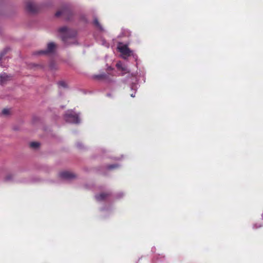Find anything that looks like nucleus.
<instances>
[{"mask_svg": "<svg viewBox=\"0 0 263 263\" xmlns=\"http://www.w3.org/2000/svg\"><path fill=\"white\" fill-rule=\"evenodd\" d=\"M59 32L64 33L62 36L63 41L67 44H71L74 43V37L76 35V32L74 31H70L66 26L61 27L59 29Z\"/></svg>", "mask_w": 263, "mask_h": 263, "instance_id": "obj_1", "label": "nucleus"}, {"mask_svg": "<svg viewBox=\"0 0 263 263\" xmlns=\"http://www.w3.org/2000/svg\"><path fill=\"white\" fill-rule=\"evenodd\" d=\"M72 15V12L70 6L68 4L63 5L59 10L55 13L56 17L63 16L65 19L69 20Z\"/></svg>", "mask_w": 263, "mask_h": 263, "instance_id": "obj_2", "label": "nucleus"}, {"mask_svg": "<svg viewBox=\"0 0 263 263\" xmlns=\"http://www.w3.org/2000/svg\"><path fill=\"white\" fill-rule=\"evenodd\" d=\"M64 119L67 122L72 123H79L80 119L79 115L72 111L67 112L64 116Z\"/></svg>", "mask_w": 263, "mask_h": 263, "instance_id": "obj_3", "label": "nucleus"}, {"mask_svg": "<svg viewBox=\"0 0 263 263\" xmlns=\"http://www.w3.org/2000/svg\"><path fill=\"white\" fill-rule=\"evenodd\" d=\"M57 45L53 42L49 43L47 44V49L46 50H42L37 51V54H48L53 53L56 49Z\"/></svg>", "mask_w": 263, "mask_h": 263, "instance_id": "obj_4", "label": "nucleus"}, {"mask_svg": "<svg viewBox=\"0 0 263 263\" xmlns=\"http://www.w3.org/2000/svg\"><path fill=\"white\" fill-rule=\"evenodd\" d=\"M26 10L30 13L37 12L39 10V7L31 1L26 2Z\"/></svg>", "mask_w": 263, "mask_h": 263, "instance_id": "obj_5", "label": "nucleus"}, {"mask_svg": "<svg viewBox=\"0 0 263 263\" xmlns=\"http://www.w3.org/2000/svg\"><path fill=\"white\" fill-rule=\"evenodd\" d=\"M118 49H119V51L124 56L123 57L124 58H126L125 57H129L132 54V51L130 50V49L126 45L119 47Z\"/></svg>", "mask_w": 263, "mask_h": 263, "instance_id": "obj_6", "label": "nucleus"}, {"mask_svg": "<svg viewBox=\"0 0 263 263\" xmlns=\"http://www.w3.org/2000/svg\"><path fill=\"white\" fill-rule=\"evenodd\" d=\"M59 176L60 178L64 179L70 180L74 178L76 176L72 172L68 171H63L59 173Z\"/></svg>", "mask_w": 263, "mask_h": 263, "instance_id": "obj_7", "label": "nucleus"}, {"mask_svg": "<svg viewBox=\"0 0 263 263\" xmlns=\"http://www.w3.org/2000/svg\"><path fill=\"white\" fill-rule=\"evenodd\" d=\"M110 193H101L99 194L96 195V199L98 201H103L105 200L108 197L110 196Z\"/></svg>", "mask_w": 263, "mask_h": 263, "instance_id": "obj_8", "label": "nucleus"}, {"mask_svg": "<svg viewBox=\"0 0 263 263\" xmlns=\"http://www.w3.org/2000/svg\"><path fill=\"white\" fill-rule=\"evenodd\" d=\"M40 145V143L37 142H32L30 143V147L34 149L38 148Z\"/></svg>", "mask_w": 263, "mask_h": 263, "instance_id": "obj_9", "label": "nucleus"}, {"mask_svg": "<svg viewBox=\"0 0 263 263\" xmlns=\"http://www.w3.org/2000/svg\"><path fill=\"white\" fill-rule=\"evenodd\" d=\"M93 24L95 26H96L100 30H103V28L99 23L98 20L97 18H95L93 21Z\"/></svg>", "mask_w": 263, "mask_h": 263, "instance_id": "obj_10", "label": "nucleus"}, {"mask_svg": "<svg viewBox=\"0 0 263 263\" xmlns=\"http://www.w3.org/2000/svg\"><path fill=\"white\" fill-rule=\"evenodd\" d=\"M7 75L6 73H3L1 75V81L3 83L4 81L7 80Z\"/></svg>", "mask_w": 263, "mask_h": 263, "instance_id": "obj_11", "label": "nucleus"}, {"mask_svg": "<svg viewBox=\"0 0 263 263\" xmlns=\"http://www.w3.org/2000/svg\"><path fill=\"white\" fill-rule=\"evenodd\" d=\"M58 84L59 86L63 87L64 88L67 87V84H66V82L63 81H59L58 83Z\"/></svg>", "mask_w": 263, "mask_h": 263, "instance_id": "obj_12", "label": "nucleus"}, {"mask_svg": "<svg viewBox=\"0 0 263 263\" xmlns=\"http://www.w3.org/2000/svg\"><path fill=\"white\" fill-rule=\"evenodd\" d=\"M10 113V110L9 109H7V108H4L3 110H2V114L4 115H9Z\"/></svg>", "mask_w": 263, "mask_h": 263, "instance_id": "obj_13", "label": "nucleus"}, {"mask_svg": "<svg viewBox=\"0 0 263 263\" xmlns=\"http://www.w3.org/2000/svg\"><path fill=\"white\" fill-rule=\"evenodd\" d=\"M12 178H13V176L11 174H9V175H8L6 176L5 179L6 180H9L11 179Z\"/></svg>", "mask_w": 263, "mask_h": 263, "instance_id": "obj_14", "label": "nucleus"}, {"mask_svg": "<svg viewBox=\"0 0 263 263\" xmlns=\"http://www.w3.org/2000/svg\"><path fill=\"white\" fill-rule=\"evenodd\" d=\"M117 167V165H110L108 166V168L110 170V169H112V168H116Z\"/></svg>", "mask_w": 263, "mask_h": 263, "instance_id": "obj_15", "label": "nucleus"}, {"mask_svg": "<svg viewBox=\"0 0 263 263\" xmlns=\"http://www.w3.org/2000/svg\"><path fill=\"white\" fill-rule=\"evenodd\" d=\"M130 96H131L132 97H135V95H134L133 94H132Z\"/></svg>", "mask_w": 263, "mask_h": 263, "instance_id": "obj_16", "label": "nucleus"}, {"mask_svg": "<svg viewBox=\"0 0 263 263\" xmlns=\"http://www.w3.org/2000/svg\"><path fill=\"white\" fill-rule=\"evenodd\" d=\"M77 146H78V147H81V146H80V145H79V143H78V144H77Z\"/></svg>", "mask_w": 263, "mask_h": 263, "instance_id": "obj_17", "label": "nucleus"}]
</instances>
